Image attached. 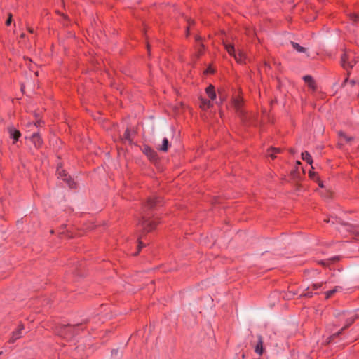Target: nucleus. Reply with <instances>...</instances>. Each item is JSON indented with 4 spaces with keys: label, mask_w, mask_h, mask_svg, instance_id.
<instances>
[{
    "label": "nucleus",
    "mask_w": 359,
    "mask_h": 359,
    "mask_svg": "<svg viewBox=\"0 0 359 359\" xmlns=\"http://www.w3.org/2000/svg\"><path fill=\"white\" fill-rule=\"evenodd\" d=\"M341 65L345 69L352 68L355 64V62H353V60L352 54L351 55L349 53H344L341 55Z\"/></svg>",
    "instance_id": "nucleus-1"
},
{
    "label": "nucleus",
    "mask_w": 359,
    "mask_h": 359,
    "mask_svg": "<svg viewBox=\"0 0 359 359\" xmlns=\"http://www.w3.org/2000/svg\"><path fill=\"white\" fill-rule=\"evenodd\" d=\"M140 224L142 226L144 231L149 232L154 229V226L157 224V222L154 220L151 221L143 217L140 222Z\"/></svg>",
    "instance_id": "nucleus-2"
},
{
    "label": "nucleus",
    "mask_w": 359,
    "mask_h": 359,
    "mask_svg": "<svg viewBox=\"0 0 359 359\" xmlns=\"http://www.w3.org/2000/svg\"><path fill=\"white\" fill-rule=\"evenodd\" d=\"M77 328V325H64L61 327V330L59 332V334L65 336L70 335L76 332Z\"/></svg>",
    "instance_id": "nucleus-3"
},
{
    "label": "nucleus",
    "mask_w": 359,
    "mask_h": 359,
    "mask_svg": "<svg viewBox=\"0 0 359 359\" xmlns=\"http://www.w3.org/2000/svg\"><path fill=\"white\" fill-rule=\"evenodd\" d=\"M58 175L59 177L61 178L62 180L66 181L69 187L73 188L74 187V182L73 180L71 179L70 177H68L67 173L65 170H58Z\"/></svg>",
    "instance_id": "nucleus-4"
},
{
    "label": "nucleus",
    "mask_w": 359,
    "mask_h": 359,
    "mask_svg": "<svg viewBox=\"0 0 359 359\" xmlns=\"http://www.w3.org/2000/svg\"><path fill=\"white\" fill-rule=\"evenodd\" d=\"M8 130L10 135V137L13 139V143H15L21 136L20 132L13 127H9Z\"/></svg>",
    "instance_id": "nucleus-5"
},
{
    "label": "nucleus",
    "mask_w": 359,
    "mask_h": 359,
    "mask_svg": "<svg viewBox=\"0 0 359 359\" xmlns=\"http://www.w3.org/2000/svg\"><path fill=\"white\" fill-rule=\"evenodd\" d=\"M358 316L356 315L353 316L346 320V323L344 327L341 328L340 331H339L337 333L334 334L332 337H337L341 334L343 332V330L348 328L353 322L357 319Z\"/></svg>",
    "instance_id": "nucleus-6"
},
{
    "label": "nucleus",
    "mask_w": 359,
    "mask_h": 359,
    "mask_svg": "<svg viewBox=\"0 0 359 359\" xmlns=\"http://www.w3.org/2000/svg\"><path fill=\"white\" fill-rule=\"evenodd\" d=\"M304 82L307 84V86L313 90L315 91L316 90V84L313 78L306 75L303 77Z\"/></svg>",
    "instance_id": "nucleus-7"
},
{
    "label": "nucleus",
    "mask_w": 359,
    "mask_h": 359,
    "mask_svg": "<svg viewBox=\"0 0 359 359\" xmlns=\"http://www.w3.org/2000/svg\"><path fill=\"white\" fill-rule=\"evenodd\" d=\"M31 141L34 144L36 147H39L42 145L43 140L41 138L39 133H35L31 137Z\"/></svg>",
    "instance_id": "nucleus-8"
},
{
    "label": "nucleus",
    "mask_w": 359,
    "mask_h": 359,
    "mask_svg": "<svg viewBox=\"0 0 359 359\" xmlns=\"http://www.w3.org/2000/svg\"><path fill=\"white\" fill-rule=\"evenodd\" d=\"M205 92L210 100H214L216 99V93L212 85L208 86L205 89Z\"/></svg>",
    "instance_id": "nucleus-9"
},
{
    "label": "nucleus",
    "mask_w": 359,
    "mask_h": 359,
    "mask_svg": "<svg viewBox=\"0 0 359 359\" xmlns=\"http://www.w3.org/2000/svg\"><path fill=\"white\" fill-rule=\"evenodd\" d=\"M243 104V100L240 97H236L233 100V107L237 113L242 114L241 107Z\"/></svg>",
    "instance_id": "nucleus-10"
},
{
    "label": "nucleus",
    "mask_w": 359,
    "mask_h": 359,
    "mask_svg": "<svg viewBox=\"0 0 359 359\" xmlns=\"http://www.w3.org/2000/svg\"><path fill=\"white\" fill-rule=\"evenodd\" d=\"M23 329H24L23 325H20L15 332H13V335H12V337L11 338V341L12 342H14L18 339L21 337V336H22V331L23 330Z\"/></svg>",
    "instance_id": "nucleus-11"
},
{
    "label": "nucleus",
    "mask_w": 359,
    "mask_h": 359,
    "mask_svg": "<svg viewBox=\"0 0 359 359\" xmlns=\"http://www.w3.org/2000/svg\"><path fill=\"white\" fill-rule=\"evenodd\" d=\"M169 147L168 140L166 137H164L162 141L161 144H158L156 146L157 149L161 151H167Z\"/></svg>",
    "instance_id": "nucleus-12"
},
{
    "label": "nucleus",
    "mask_w": 359,
    "mask_h": 359,
    "mask_svg": "<svg viewBox=\"0 0 359 359\" xmlns=\"http://www.w3.org/2000/svg\"><path fill=\"white\" fill-rule=\"evenodd\" d=\"M223 44L224 46V47H225V49L226 50V51L228 52V53L230 55H231L233 57L236 56V55L237 53H236L234 46L233 45L229 44V43H227L226 42H224V41L223 42Z\"/></svg>",
    "instance_id": "nucleus-13"
},
{
    "label": "nucleus",
    "mask_w": 359,
    "mask_h": 359,
    "mask_svg": "<svg viewBox=\"0 0 359 359\" xmlns=\"http://www.w3.org/2000/svg\"><path fill=\"white\" fill-rule=\"evenodd\" d=\"M302 158L304 161H306L309 164L312 165L313 160L310 154L308 151H304L302 153ZM311 168L314 169V167L311 165Z\"/></svg>",
    "instance_id": "nucleus-14"
},
{
    "label": "nucleus",
    "mask_w": 359,
    "mask_h": 359,
    "mask_svg": "<svg viewBox=\"0 0 359 359\" xmlns=\"http://www.w3.org/2000/svg\"><path fill=\"white\" fill-rule=\"evenodd\" d=\"M255 351L259 355H262L263 353V341L261 337H259V341L255 346Z\"/></svg>",
    "instance_id": "nucleus-15"
},
{
    "label": "nucleus",
    "mask_w": 359,
    "mask_h": 359,
    "mask_svg": "<svg viewBox=\"0 0 359 359\" xmlns=\"http://www.w3.org/2000/svg\"><path fill=\"white\" fill-rule=\"evenodd\" d=\"M144 152L151 160H154L156 157V152L150 148H145Z\"/></svg>",
    "instance_id": "nucleus-16"
},
{
    "label": "nucleus",
    "mask_w": 359,
    "mask_h": 359,
    "mask_svg": "<svg viewBox=\"0 0 359 359\" xmlns=\"http://www.w3.org/2000/svg\"><path fill=\"white\" fill-rule=\"evenodd\" d=\"M341 287L337 286L333 290H329L325 292V299H329L332 297L335 293L341 290Z\"/></svg>",
    "instance_id": "nucleus-17"
},
{
    "label": "nucleus",
    "mask_w": 359,
    "mask_h": 359,
    "mask_svg": "<svg viewBox=\"0 0 359 359\" xmlns=\"http://www.w3.org/2000/svg\"><path fill=\"white\" fill-rule=\"evenodd\" d=\"M291 45L294 50H296L299 53H306V48L301 46L299 43L295 42H291Z\"/></svg>",
    "instance_id": "nucleus-18"
},
{
    "label": "nucleus",
    "mask_w": 359,
    "mask_h": 359,
    "mask_svg": "<svg viewBox=\"0 0 359 359\" xmlns=\"http://www.w3.org/2000/svg\"><path fill=\"white\" fill-rule=\"evenodd\" d=\"M158 203L157 198H150L148 199L147 203V207L148 208H152L155 206V205Z\"/></svg>",
    "instance_id": "nucleus-19"
},
{
    "label": "nucleus",
    "mask_w": 359,
    "mask_h": 359,
    "mask_svg": "<svg viewBox=\"0 0 359 359\" xmlns=\"http://www.w3.org/2000/svg\"><path fill=\"white\" fill-rule=\"evenodd\" d=\"M212 104L211 102L205 99L201 98V107L202 108H210L212 107Z\"/></svg>",
    "instance_id": "nucleus-20"
},
{
    "label": "nucleus",
    "mask_w": 359,
    "mask_h": 359,
    "mask_svg": "<svg viewBox=\"0 0 359 359\" xmlns=\"http://www.w3.org/2000/svg\"><path fill=\"white\" fill-rule=\"evenodd\" d=\"M233 57L238 62L241 63L244 61V58H245L244 53L241 51H239V53L238 54H236V56H234Z\"/></svg>",
    "instance_id": "nucleus-21"
},
{
    "label": "nucleus",
    "mask_w": 359,
    "mask_h": 359,
    "mask_svg": "<svg viewBox=\"0 0 359 359\" xmlns=\"http://www.w3.org/2000/svg\"><path fill=\"white\" fill-rule=\"evenodd\" d=\"M324 284H325L324 283L313 284L312 286H311V289L313 290H318V289H324V287H323Z\"/></svg>",
    "instance_id": "nucleus-22"
},
{
    "label": "nucleus",
    "mask_w": 359,
    "mask_h": 359,
    "mask_svg": "<svg viewBox=\"0 0 359 359\" xmlns=\"http://www.w3.org/2000/svg\"><path fill=\"white\" fill-rule=\"evenodd\" d=\"M339 135L341 138H343L346 142H350L353 139V137H348L345 133H344L342 132L339 133Z\"/></svg>",
    "instance_id": "nucleus-23"
},
{
    "label": "nucleus",
    "mask_w": 359,
    "mask_h": 359,
    "mask_svg": "<svg viewBox=\"0 0 359 359\" xmlns=\"http://www.w3.org/2000/svg\"><path fill=\"white\" fill-rule=\"evenodd\" d=\"M309 290V287L306 289V291L301 294L302 297H311L313 296V293L311 292L308 291Z\"/></svg>",
    "instance_id": "nucleus-24"
},
{
    "label": "nucleus",
    "mask_w": 359,
    "mask_h": 359,
    "mask_svg": "<svg viewBox=\"0 0 359 359\" xmlns=\"http://www.w3.org/2000/svg\"><path fill=\"white\" fill-rule=\"evenodd\" d=\"M130 131L128 130H126L125 132V134H124L125 139L130 141Z\"/></svg>",
    "instance_id": "nucleus-25"
},
{
    "label": "nucleus",
    "mask_w": 359,
    "mask_h": 359,
    "mask_svg": "<svg viewBox=\"0 0 359 359\" xmlns=\"http://www.w3.org/2000/svg\"><path fill=\"white\" fill-rule=\"evenodd\" d=\"M12 21V15L10 13L8 20L6 22V25H10Z\"/></svg>",
    "instance_id": "nucleus-26"
},
{
    "label": "nucleus",
    "mask_w": 359,
    "mask_h": 359,
    "mask_svg": "<svg viewBox=\"0 0 359 359\" xmlns=\"http://www.w3.org/2000/svg\"><path fill=\"white\" fill-rule=\"evenodd\" d=\"M309 177H310L311 179L315 180L316 172H313V171L310 170V171L309 172Z\"/></svg>",
    "instance_id": "nucleus-27"
},
{
    "label": "nucleus",
    "mask_w": 359,
    "mask_h": 359,
    "mask_svg": "<svg viewBox=\"0 0 359 359\" xmlns=\"http://www.w3.org/2000/svg\"><path fill=\"white\" fill-rule=\"evenodd\" d=\"M214 72V70L213 69H212L210 67H209L208 68H207V69L205 71V74H208V73H213Z\"/></svg>",
    "instance_id": "nucleus-28"
},
{
    "label": "nucleus",
    "mask_w": 359,
    "mask_h": 359,
    "mask_svg": "<svg viewBox=\"0 0 359 359\" xmlns=\"http://www.w3.org/2000/svg\"><path fill=\"white\" fill-rule=\"evenodd\" d=\"M118 355V350H113L111 351V355L112 356H117Z\"/></svg>",
    "instance_id": "nucleus-29"
},
{
    "label": "nucleus",
    "mask_w": 359,
    "mask_h": 359,
    "mask_svg": "<svg viewBox=\"0 0 359 359\" xmlns=\"http://www.w3.org/2000/svg\"><path fill=\"white\" fill-rule=\"evenodd\" d=\"M142 242H139V245H138V251L137 252L135 253V255H137L139 252V251L140 250V249L142 248Z\"/></svg>",
    "instance_id": "nucleus-30"
},
{
    "label": "nucleus",
    "mask_w": 359,
    "mask_h": 359,
    "mask_svg": "<svg viewBox=\"0 0 359 359\" xmlns=\"http://www.w3.org/2000/svg\"><path fill=\"white\" fill-rule=\"evenodd\" d=\"M271 151H274L275 153H279L280 151V149L278 148H272L271 149Z\"/></svg>",
    "instance_id": "nucleus-31"
},
{
    "label": "nucleus",
    "mask_w": 359,
    "mask_h": 359,
    "mask_svg": "<svg viewBox=\"0 0 359 359\" xmlns=\"http://www.w3.org/2000/svg\"><path fill=\"white\" fill-rule=\"evenodd\" d=\"M271 151V149L269 151V155L272 158H275V155H274V151H272V153H270Z\"/></svg>",
    "instance_id": "nucleus-32"
},
{
    "label": "nucleus",
    "mask_w": 359,
    "mask_h": 359,
    "mask_svg": "<svg viewBox=\"0 0 359 359\" xmlns=\"http://www.w3.org/2000/svg\"><path fill=\"white\" fill-rule=\"evenodd\" d=\"M352 18H353V20L356 21V20H357V19H358V15H355V14H353V16H352Z\"/></svg>",
    "instance_id": "nucleus-33"
},
{
    "label": "nucleus",
    "mask_w": 359,
    "mask_h": 359,
    "mask_svg": "<svg viewBox=\"0 0 359 359\" xmlns=\"http://www.w3.org/2000/svg\"><path fill=\"white\" fill-rule=\"evenodd\" d=\"M27 31L29 32V33H34V29L31 27H27Z\"/></svg>",
    "instance_id": "nucleus-34"
},
{
    "label": "nucleus",
    "mask_w": 359,
    "mask_h": 359,
    "mask_svg": "<svg viewBox=\"0 0 359 359\" xmlns=\"http://www.w3.org/2000/svg\"><path fill=\"white\" fill-rule=\"evenodd\" d=\"M350 83H351L352 86H353V85H355V84L356 83V81H355V80H351V81H350Z\"/></svg>",
    "instance_id": "nucleus-35"
},
{
    "label": "nucleus",
    "mask_w": 359,
    "mask_h": 359,
    "mask_svg": "<svg viewBox=\"0 0 359 359\" xmlns=\"http://www.w3.org/2000/svg\"><path fill=\"white\" fill-rule=\"evenodd\" d=\"M41 121H36L34 124L36 126H40Z\"/></svg>",
    "instance_id": "nucleus-36"
},
{
    "label": "nucleus",
    "mask_w": 359,
    "mask_h": 359,
    "mask_svg": "<svg viewBox=\"0 0 359 359\" xmlns=\"http://www.w3.org/2000/svg\"><path fill=\"white\" fill-rule=\"evenodd\" d=\"M318 184H319V186H320V187H323V182H322L319 181Z\"/></svg>",
    "instance_id": "nucleus-37"
},
{
    "label": "nucleus",
    "mask_w": 359,
    "mask_h": 359,
    "mask_svg": "<svg viewBox=\"0 0 359 359\" xmlns=\"http://www.w3.org/2000/svg\"><path fill=\"white\" fill-rule=\"evenodd\" d=\"M347 82H348V79H346L344 80V84H345V83H347Z\"/></svg>",
    "instance_id": "nucleus-38"
},
{
    "label": "nucleus",
    "mask_w": 359,
    "mask_h": 359,
    "mask_svg": "<svg viewBox=\"0 0 359 359\" xmlns=\"http://www.w3.org/2000/svg\"><path fill=\"white\" fill-rule=\"evenodd\" d=\"M20 36H21V38H24L25 36V34H22Z\"/></svg>",
    "instance_id": "nucleus-39"
},
{
    "label": "nucleus",
    "mask_w": 359,
    "mask_h": 359,
    "mask_svg": "<svg viewBox=\"0 0 359 359\" xmlns=\"http://www.w3.org/2000/svg\"><path fill=\"white\" fill-rule=\"evenodd\" d=\"M338 258L337 257H334L332 258V260H337Z\"/></svg>",
    "instance_id": "nucleus-40"
},
{
    "label": "nucleus",
    "mask_w": 359,
    "mask_h": 359,
    "mask_svg": "<svg viewBox=\"0 0 359 359\" xmlns=\"http://www.w3.org/2000/svg\"><path fill=\"white\" fill-rule=\"evenodd\" d=\"M297 165L301 164L300 161H297Z\"/></svg>",
    "instance_id": "nucleus-41"
},
{
    "label": "nucleus",
    "mask_w": 359,
    "mask_h": 359,
    "mask_svg": "<svg viewBox=\"0 0 359 359\" xmlns=\"http://www.w3.org/2000/svg\"><path fill=\"white\" fill-rule=\"evenodd\" d=\"M27 125H28V126H31V125H32V123L29 122Z\"/></svg>",
    "instance_id": "nucleus-42"
},
{
    "label": "nucleus",
    "mask_w": 359,
    "mask_h": 359,
    "mask_svg": "<svg viewBox=\"0 0 359 359\" xmlns=\"http://www.w3.org/2000/svg\"><path fill=\"white\" fill-rule=\"evenodd\" d=\"M1 354V352H0V355Z\"/></svg>",
    "instance_id": "nucleus-43"
}]
</instances>
